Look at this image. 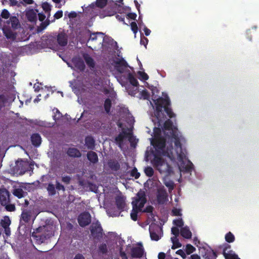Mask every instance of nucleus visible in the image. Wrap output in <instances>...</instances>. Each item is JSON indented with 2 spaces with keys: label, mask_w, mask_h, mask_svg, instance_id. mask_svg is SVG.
Here are the masks:
<instances>
[{
  "label": "nucleus",
  "mask_w": 259,
  "mask_h": 259,
  "mask_svg": "<svg viewBox=\"0 0 259 259\" xmlns=\"http://www.w3.org/2000/svg\"><path fill=\"white\" fill-rule=\"evenodd\" d=\"M107 4V0H96V6L100 8H103Z\"/></svg>",
  "instance_id": "obj_44"
},
{
  "label": "nucleus",
  "mask_w": 259,
  "mask_h": 259,
  "mask_svg": "<svg viewBox=\"0 0 259 259\" xmlns=\"http://www.w3.org/2000/svg\"><path fill=\"white\" fill-rule=\"evenodd\" d=\"M55 188L58 191L62 190L63 192H64L66 190L65 187L58 181H56Z\"/></svg>",
  "instance_id": "obj_51"
},
{
  "label": "nucleus",
  "mask_w": 259,
  "mask_h": 259,
  "mask_svg": "<svg viewBox=\"0 0 259 259\" xmlns=\"http://www.w3.org/2000/svg\"><path fill=\"white\" fill-rule=\"evenodd\" d=\"M88 32L90 36L88 42H95V44H99V45L102 44L103 40L101 41V39L99 40V36H101L102 38L104 35V33L101 32H92L90 30H88Z\"/></svg>",
  "instance_id": "obj_11"
},
{
  "label": "nucleus",
  "mask_w": 259,
  "mask_h": 259,
  "mask_svg": "<svg viewBox=\"0 0 259 259\" xmlns=\"http://www.w3.org/2000/svg\"><path fill=\"white\" fill-rule=\"evenodd\" d=\"M127 79L131 84L133 86L137 87L139 85V82L134 75L131 72L128 73Z\"/></svg>",
  "instance_id": "obj_29"
},
{
  "label": "nucleus",
  "mask_w": 259,
  "mask_h": 259,
  "mask_svg": "<svg viewBox=\"0 0 259 259\" xmlns=\"http://www.w3.org/2000/svg\"><path fill=\"white\" fill-rule=\"evenodd\" d=\"M7 99L4 95H0V109L4 107L5 103L6 102Z\"/></svg>",
  "instance_id": "obj_56"
},
{
  "label": "nucleus",
  "mask_w": 259,
  "mask_h": 259,
  "mask_svg": "<svg viewBox=\"0 0 259 259\" xmlns=\"http://www.w3.org/2000/svg\"><path fill=\"white\" fill-rule=\"evenodd\" d=\"M148 42V39L147 38L143 36L141 37L140 44L146 47Z\"/></svg>",
  "instance_id": "obj_59"
},
{
  "label": "nucleus",
  "mask_w": 259,
  "mask_h": 259,
  "mask_svg": "<svg viewBox=\"0 0 259 259\" xmlns=\"http://www.w3.org/2000/svg\"><path fill=\"white\" fill-rule=\"evenodd\" d=\"M7 23L9 25L11 24L12 28L14 29H17L20 26L19 21L16 16L10 17L9 20L7 21Z\"/></svg>",
  "instance_id": "obj_21"
},
{
  "label": "nucleus",
  "mask_w": 259,
  "mask_h": 259,
  "mask_svg": "<svg viewBox=\"0 0 259 259\" xmlns=\"http://www.w3.org/2000/svg\"><path fill=\"white\" fill-rule=\"evenodd\" d=\"M177 254L180 255L183 258H185L186 256L185 253L182 249H179L176 251Z\"/></svg>",
  "instance_id": "obj_64"
},
{
  "label": "nucleus",
  "mask_w": 259,
  "mask_h": 259,
  "mask_svg": "<svg viewBox=\"0 0 259 259\" xmlns=\"http://www.w3.org/2000/svg\"><path fill=\"white\" fill-rule=\"evenodd\" d=\"M151 163L160 174L169 176L173 173L172 167L161 156L153 157Z\"/></svg>",
  "instance_id": "obj_5"
},
{
  "label": "nucleus",
  "mask_w": 259,
  "mask_h": 259,
  "mask_svg": "<svg viewBox=\"0 0 259 259\" xmlns=\"http://www.w3.org/2000/svg\"><path fill=\"white\" fill-rule=\"evenodd\" d=\"M67 155L71 157H80L81 154L79 150L76 148H69L67 151Z\"/></svg>",
  "instance_id": "obj_22"
},
{
  "label": "nucleus",
  "mask_w": 259,
  "mask_h": 259,
  "mask_svg": "<svg viewBox=\"0 0 259 259\" xmlns=\"http://www.w3.org/2000/svg\"><path fill=\"white\" fill-rule=\"evenodd\" d=\"M71 177L69 176H63L62 177L61 181L65 184L68 185L70 183Z\"/></svg>",
  "instance_id": "obj_47"
},
{
  "label": "nucleus",
  "mask_w": 259,
  "mask_h": 259,
  "mask_svg": "<svg viewBox=\"0 0 259 259\" xmlns=\"http://www.w3.org/2000/svg\"><path fill=\"white\" fill-rule=\"evenodd\" d=\"M172 213L174 216H181L182 215L181 209L176 208L172 209Z\"/></svg>",
  "instance_id": "obj_57"
},
{
  "label": "nucleus",
  "mask_w": 259,
  "mask_h": 259,
  "mask_svg": "<svg viewBox=\"0 0 259 259\" xmlns=\"http://www.w3.org/2000/svg\"><path fill=\"white\" fill-rule=\"evenodd\" d=\"M173 224L178 227L182 228L184 225V222L181 218L175 219L173 221Z\"/></svg>",
  "instance_id": "obj_45"
},
{
  "label": "nucleus",
  "mask_w": 259,
  "mask_h": 259,
  "mask_svg": "<svg viewBox=\"0 0 259 259\" xmlns=\"http://www.w3.org/2000/svg\"><path fill=\"white\" fill-rule=\"evenodd\" d=\"M41 7L46 13H49L50 14V12L51 10V6L48 3H43L42 4Z\"/></svg>",
  "instance_id": "obj_43"
},
{
  "label": "nucleus",
  "mask_w": 259,
  "mask_h": 259,
  "mask_svg": "<svg viewBox=\"0 0 259 259\" xmlns=\"http://www.w3.org/2000/svg\"><path fill=\"white\" fill-rule=\"evenodd\" d=\"M114 63L115 69L120 73H123L125 69L129 67L126 61L122 58L117 59Z\"/></svg>",
  "instance_id": "obj_9"
},
{
  "label": "nucleus",
  "mask_w": 259,
  "mask_h": 259,
  "mask_svg": "<svg viewBox=\"0 0 259 259\" xmlns=\"http://www.w3.org/2000/svg\"><path fill=\"white\" fill-rule=\"evenodd\" d=\"M32 237L36 240V242L37 244H41L44 243L48 238L49 236L46 234H36L35 232L32 233Z\"/></svg>",
  "instance_id": "obj_19"
},
{
  "label": "nucleus",
  "mask_w": 259,
  "mask_h": 259,
  "mask_svg": "<svg viewBox=\"0 0 259 259\" xmlns=\"http://www.w3.org/2000/svg\"><path fill=\"white\" fill-rule=\"evenodd\" d=\"M115 203L117 208L120 211H123L126 206L125 199L123 196L119 195L115 198Z\"/></svg>",
  "instance_id": "obj_15"
},
{
  "label": "nucleus",
  "mask_w": 259,
  "mask_h": 259,
  "mask_svg": "<svg viewBox=\"0 0 259 259\" xmlns=\"http://www.w3.org/2000/svg\"><path fill=\"white\" fill-rule=\"evenodd\" d=\"M17 166L19 167V169L21 168V170L23 171V173H24L27 170V169L25 168H23V167L28 166V163L26 162L21 160L20 161L17 162Z\"/></svg>",
  "instance_id": "obj_38"
},
{
  "label": "nucleus",
  "mask_w": 259,
  "mask_h": 259,
  "mask_svg": "<svg viewBox=\"0 0 259 259\" xmlns=\"http://www.w3.org/2000/svg\"><path fill=\"white\" fill-rule=\"evenodd\" d=\"M10 193L6 188H0V203L4 206L10 202Z\"/></svg>",
  "instance_id": "obj_10"
},
{
  "label": "nucleus",
  "mask_w": 259,
  "mask_h": 259,
  "mask_svg": "<svg viewBox=\"0 0 259 259\" xmlns=\"http://www.w3.org/2000/svg\"><path fill=\"white\" fill-rule=\"evenodd\" d=\"M131 27L133 32L136 34L138 30V28L137 23L135 22H132L131 23Z\"/></svg>",
  "instance_id": "obj_55"
},
{
  "label": "nucleus",
  "mask_w": 259,
  "mask_h": 259,
  "mask_svg": "<svg viewBox=\"0 0 259 259\" xmlns=\"http://www.w3.org/2000/svg\"><path fill=\"white\" fill-rule=\"evenodd\" d=\"M225 238L226 241L228 243H232L235 240V236L231 232L227 233Z\"/></svg>",
  "instance_id": "obj_37"
},
{
  "label": "nucleus",
  "mask_w": 259,
  "mask_h": 259,
  "mask_svg": "<svg viewBox=\"0 0 259 259\" xmlns=\"http://www.w3.org/2000/svg\"><path fill=\"white\" fill-rule=\"evenodd\" d=\"M71 62L74 67L80 71H83L85 68V65L83 60L79 57H73Z\"/></svg>",
  "instance_id": "obj_13"
},
{
  "label": "nucleus",
  "mask_w": 259,
  "mask_h": 259,
  "mask_svg": "<svg viewBox=\"0 0 259 259\" xmlns=\"http://www.w3.org/2000/svg\"><path fill=\"white\" fill-rule=\"evenodd\" d=\"M171 241L172 242V245L171 248L175 249L182 246V244L180 242L179 239L177 237H171Z\"/></svg>",
  "instance_id": "obj_35"
},
{
  "label": "nucleus",
  "mask_w": 259,
  "mask_h": 259,
  "mask_svg": "<svg viewBox=\"0 0 259 259\" xmlns=\"http://www.w3.org/2000/svg\"><path fill=\"white\" fill-rule=\"evenodd\" d=\"M2 226L4 228L6 229V228L9 227L11 224L10 220L9 218V217H5L4 218V220H2L1 222Z\"/></svg>",
  "instance_id": "obj_41"
},
{
  "label": "nucleus",
  "mask_w": 259,
  "mask_h": 259,
  "mask_svg": "<svg viewBox=\"0 0 259 259\" xmlns=\"http://www.w3.org/2000/svg\"><path fill=\"white\" fill-rule=\"evenodd\" d=\"M91 235L95 239H99L103 237V229L100 223L97 221L93 223L90 227Z\"/></svg>",
  "instance_id": "obj_6"
},
{
  "label": "nucleus",
  "mask_w": 259,
  "mask_h": 259,
  "mask_svg": "<svg viewBox=\"0 0 259 259\" xmlns=\"http://www.w3.org/2000/svg\"><path fill=\"white\" fill-rule=\"evenodd\" d=\"M180 234L182 237L186 239H190L192 237V233L187 226L181 228Z\"/></svg>",
  "instance_id": "obj_24"
},
{
  "label": "nucleus",
  "mask_w": 259,
  "mask_h": 259,
  "mask_svg": "<svg viewBox=\"0 0 259 259\" xmlns=\"http://www.w3.org/2000/svg\"><path fill=\"white\" fill-rule=\"evenodd\" d=\"M116 19L120 21L123 22L124 24H126L124 22V15H116Z\"/></svg>",
  "instance_id": "obj_63"
},
{
  "label": "nucleus",
  "mask_w": 259,
  "mask_h": 259,
  "mask_svg": "<svg viewBox=\"0 0 259 259\" xmlns=\"http://www.w3.org/2000/svg\"><path fill=\"white\" fill-rule=\"evenodd\" d=\"M79 225L84 227L89 225L91 222V216L89 212H83L81 213L78 217Z\"/></svg>",
  "instance_id": "obj_8"
},
{
  "label": "nucleus",
  "mask_w": 259,
  "mask_h": 259,
  "mask_svg": "<svg viewBox=\"0 0 259 259\" xmlns=\"http://www.w3.org/2000/svg\"><path fill=\"white\" fill-rule=\"evenodd\" d=\"M152 92L153 94L152 100L155 103L156 106L154 115L158 120V125L160 126L161 122L165 119V115L164 111L166 112L167 116L170 118L175 117L176 115L169 107L170 101L167 95L165 98L162 97L157 98V96L155 95L154 94L155 93H158V90L155 88L152 90Z\"/></svg>",
  "instance_id": "obj_1"
},
{
  "label": "nucleus",
  "mask_w": 259,
  "mask_h": 259,
  "mask_svg": "<svg viewBox=\"0 0 259 259\" xmlns=\"http://www.w3.org/2000/svg\"><path fill=\"white\" fill-rule=\"evenodd\" d=\"M3 32L5 36L8 39H14L15 38V34L9 28L3 29Z\"/></svg>",
  "instance_id": "obj_32"
},
{
  "label": "nucleus",
  "mask_w": 259,
  "mask_h": 259,
  "mask_svg": "<svg viewBox=\"0 0 259 259\" xmlns=\"http://www.w3.org/2000/svg\"><path fill=\"white\" fill-rule=\"evenodd\" d=\"M13 194L18 198H21L24 196V192L21 188H16L14 189Z\"/></svg>",
  "instance_id": "obj_34"
},
{
  "label": "nucleus",
  "mask_w": 259,
  "mask_h": 259,
  "mask_svg": "<svg viewBox=\"0 0 259 259\" xmlns=\"http://www.w3.org/2000/svg\"><path fill=\"white\" fill-rule=\"evenodd\" d=\"M149 232L151 240L158 241L160 239L161 236L159 235L162 232V229L159 225L151 224L149 226Z\"/></svg>",
  "instance_id": "obj_7"
},
{
  "label": "nucleus",
  "mask_w": 259,
  "mask_h": 259,
  "mask_svg": "<svg viewBox=\"0 0 259 259\" xmlns=\"http://www.w3.org/2000/svg\"><path fill=\"white\" fill-rule=\"evenodd\" d=\"M217 254L216 252L212 250L211 251L207 252L206 258L207 259H217Z\"/></svg>",
  "instance_id": "obj_46"
},
{
  "label": "nucleus",
  "mask_w": 259,
  "mask_h": 259,
  "mask_svg": "<svg viewBox=\"0 0 259 259\" xmlns=\"http://www.w3.org/2000/svg\"><path fill=\"white\" fill-rule=\"evenodd\" d=\"M88 160L93 163H96L98 161V157L97 153L93 151H89L87 153Z\"/></svg>",
  "instance_id": "obj_25"
},
{
  "label": "nucleus",
  "mask_w": 259,
  "mask_h": 259,
  "mask_svg": "<svg viewBox=\"0 0 259 259\" xmlns=\"http://www.w3.org/2000/svg\"><path fill=\"white\" fill-rule=\"evenodd\" d=\"M183 168L186 172H190L194 169V165L193 163L189 160L188 163L183 167Z\"/></svg>",
  "instance_id": "obj_39"
},
{
  "label": "nucleus",
  "mask_w": 259,
  "mask_h": 259,
  "mask_svg": "<svg viewBox=\"0 0 259 259\" xmlns=\"http://www.w3.org/2000/svg\"><path fill=\"white\" fill-rule=\"evenodd\" d=\"M171 233L175 236V237H177L180 234L179 229L176 227H173L171 228Z\"/></svg>",
  "instance_id": "obj_58"
},
{
  "label": "nucleus",
  "mask_w": 259,
  "mask_h": 259,
  "mask_svg": "<svg viewBox=\"0 0 259 259\" xmlns=\"http://www.w3.org/2000/svg\"><path fill=\"white\" fill-rule=\"evenodd\" d=\"M147 202L145 191L140 190L137 194L135 200L132 201L133 209L131 213L132 220L136 221L138 219V213L141 211L142 208Z\"/></svg>",
  "instance_id": "obj_4"
},
{
  "label": "nucleus",
  "mask_w": 259,
  "mask_h": 259,
  "mask_svg": "<svg viewBox=\"0 0 259 259\" xmlns=\"http://www.w3.org/2000/svg\"><path fill=\"white\" fill-rule=\"evenodd\" d=\"M127 18L132 19V20H136L137 17V14L135 13H129L127 14Z\"/></svg>",
  "instance_id": "obj_62"
},
{
  "label": "nucleus",
  "mask_w": 259,
  "mask_h": 259,
  "mask_svg": "<svg viewBox=\"0 0 259 259\" xmlns=\"http://www.w3.org/2000/svg\"><path fill=\"white\" fill-rule=\"evenodd\" d=\"M95 142V140L92 136H87L85 138V145L89 149H94Z\"/></svg>",
  "instance_id": "obj_26"
},
{
  "label": "nucleus",
  "mask_w": 259,
  "mask_h": 259,
  "mask_svg": "<svg viewBox=\"0 0 259 259\" xmlns=\"http://www.w3.org/2000/svg\"><path fill=\"white\" fill-rule=\"evenodd\" d=\"M57 41L60 46L65 47L68 43V36L64 32H61L57 35Z\"/></svg>",
  "instance_id": "obj_14"
},
{
  "label": "nucleus",
  "mask_w": 259,
  "mask_h": 259,
  "mask_svg": "<svg viewBox=\"0 0 259 259\" xmlns=\"http://www.w3.org/2000/svg\"><path fill=\"white\" fill-rule=\"evenodd\" d=\"M128 134H129L126 131H123L115 137V140L119 147L121 148L123 143L124 139L127 137Z\"/></svg>",
  "instance_id": "obj_16"
},
{
  "label": "nucleus",
  "mask_w": 259,
  "mask_h": 259,
  "mask_svg": "<svg viewBox=\"0 0 259 259\" xmlns=\"http://www.w3.org/2000/svg\"><path fill=\"white\" fill-rule=\"evenodd\" d=\"M108 167L113 171H118L120 168V165L118 161L114 159H109L107 162Z\"/></svg>",
  "instance_id": "obj_18"
},
{
  "label": "nucleus",
  "mask_w": 259,
  "mask_h": 259,
  "mask_svg": "<svg viewBox=\"0 0 259 259\" xmlns=\"http://www.w3.org/2000/svg\"><path fill=\"white\" fill-rule=\"evenodd\" d=\"M31 141L32 144L36 147H39L41 143V138L38 133L33 134L31 136Z\"/></svg>",
  "instance_id": "obj_20"
},
{
  "label": "nucleus",
  "mask_w": 259,
  "mask_h": 259,
  "mask_svg": "<svg viewBox=\"0 0 259 259\" xmlns=\"http://www.w3.org/2000/svg\"><path fill=\"white\" fill-rule=\"evenodd\" d=\"M63 11L62 10L58 11L54 15V17L56 19H59L62 17Z\"/></svg>",
  "instance_id": "obj_60"
},
{
  "label": "nucleus",
  "mask_w": 259,
  "mask_h": 259,
  "mask_svg": "<svg viewBox=\"0 0 259 259\" xmlns=\"http://www.w3.org/2000/svg\"><path fill=\"white\" fill-rule=\"evenodd\" d=\"M112 106L111 101L109 98L105 100L104 104V108L107 114H110V109Z\"/></svg>",
  "instance_id": "obj_30"
},
{
  "label": "nucleus",
  "mask_w": 259,
  "mask_h": 259,
  "mask_svg": "<svg viewBox=\"0 0 259 259\" xmlns=\"http://www.w3.org/2000/svg\"><path fill=\"white\" fill-rule=\"evenodd\" d=\"M141 96L144 100H148L150 98V94L146 90H144L141 92Z\"/></svg>",
  "instance_id": "obj_54"
},
{
  "label": "nucleus",
  "mask_w": 259,
  "mask_h": 259,
  "mask_svg": "<svg viewBox=\"0 0 259 259\" xmlns=\"http://www.w3.org/2000/svg\"><path fill=\"white\" fill-rule=\"evenodd\" d=\"M4 206H5V209L8 211H14L16 210V207L15 204H14L8 203L4 205Z\"/></svg>",
  "instance_id": "obj_48"
},
{
  "label": "nucleus",
  "mask_w": 259,
  "mask_h": 259,
  "mask_svg": "<svg viewBox=\"0 0 259 259\" xmlns=\"http://www.w3.org/2000/svg\"><path fill=\"white\" fill-rule=\"evenodd\" d=\"M155 117H156L155 116ZM165 118L166 117L165 116ZM158 126H161L163 123V129L166 131H170V136L172 139L175 140V150L176 151L178 158L180 161H183L186 157L187 151L185 148H182V144L180 142V137L178 133V128L174 126L172 121L170 119L165 120V119L161 123L160 126L158 125V120L156 118Z\"/></svg>",
  "instance_id": "obj_2"
},
{
  "label": "nucleus",
  "mask_w": 259,
  "mask_h": 259,
  "mask_svg": "<svg viewBox=\"0 0 259 259\" xmlns=\"http://www.w3.org/2000/svg\"><path fill=\"white\" fill-rule=\"evenodd\" d=\"M153 210V207L151 205H149L146 207L143 212L152 213Z\"/></svg>",
  "instance_id": "obj_61"
},
{
  "label": "nucleus",
  "mask_w": 259,
  "mask_h": 259,
  "mask_svg": "<svg viewBox=\"0 0 259 259\" xmlns=\"http://www.w3.org/2000/svg\"><path fill=\"white\" fill-rule=\"evenodd\" d=\"M195 248L190 244H188L186 246V252L187 254H190L195 251Z\"/></svg>",
  "instance_id": "obj_42"
},
{
  "label": "nucleus",
  "mask_w": 259,
  "mask_h": 259,
  "mask_svg": "<svg viewBox=\"0 0 259 259\" xmlns=\"http://www.w3.org/2000/svg\"><path fill=\"white\" fill-rule=\"evenodd\" d=\"M230 246L229 245H227V246H226L223 249V254L225 258V259H240L238 257V255L236 254H228L226 252V250L228 248H230Z\"/></svg>",
  "instance_id": "obj_28"
},
{
  "label": "nucleus",
  "mask_w": 259,
  "mask_h": 259,
  "mask_svg": "<svg viewBox=\"0 0 259 259\" xmlns=\"http://www.w3.org/2000/svg\"><path fill=\"white\" fill-rule=\"evenodd\" d=\"M144 172L147 176L151 177L154 175V170L152 167L148 166L144 168Z\"/></svg>",
  "instance_id": "obj_40"
},
{
  "label": "nucleus",
  "mask_w": 259,
  "mask_h": 259,
  "mask_svg": "<svg viewBox=\"0 0 259 259\" xmlns=\"http://www.w3.org/2000/svg\"><path fill=\"white\" fill-rule=\"evenodd\" d=\"M163 183L168 188L169 191H171L174 189L175 184L172 181L165 179Z\"/></svg>",
  "instance_id": "obj_36"
},
{
  "label": "nucleus",
  "mask_w": 259,
  "mask_h": 259,
  "mask_svg": "<svg viewBox=\"0 0 259 259\" xmlns=\"http://www.w3.org/2000/svg\"><path fill=\"white\" fill-rule=\"evenodd\" d=\"M99 249L100 252H102L103 254L106 253L108 251L107 245L105 243H103L101 244L99 247Z\"/></svg>",
  "instance_id": "obj_52"
},
{
  "label": "nucleus",
  "mask_w": 259,
  "mask_h": 259,
  "mask_svg": "<svg viewBox=\"0 0 259 259\" xmlns=\"http://www.w3.org/2000/svg\"><path fill=\"white\" fill-rule=\"evenodd\" d=\"M83 58L87 65L90 68H94L95 67V62L94 60L88 54H84L83 55Z\"/></svg>",
  "instance_id": "obj_23"
},
{
  "label": "nucleus",
  "mask_w": 259,
  "mask_h": 259,
  "mask_svg": "<svg viewBox=\"0 0 259 259\" xmlns=\"http://www.w3.org/2000/svg\"><path fill=\"white\" fill-rule=\"evenodd\" d=\"M138 74L140 76V79L142 80H144V81H145V80H147L149 78V76L148 75H147V73H146L145 72H142V71H139L138 72Z\"/></svg>",
  "instance_id": "obj_50"
},
{
  "label": "nucleus",
  "mask_w": 259,
  "mask_h": 259,
  "mask_svg": "<svg viewBox=\"0 0 259 259\" xmlns=\"http://www.w3.org/2000/svg\"><path fill=\"white\" fill-rule=\"evenodd\" d=\"M10 13L7 9L3 10L1 16L4 19H7L10 17Z\"/></svg>",
  "instance_id": "obj_53"
},
{
  "label": "nucleus",
  "mask_w": 259,
  "mask_h": 259,
  "mask_svg": "<svg viewBox=\"0 0 259 259\" xmlns=\"http://www.w3.org/2000/svg\"><path fill=\"white\" fill-rule=\"evenodd\" d=\"M47 190L50 196H54L56 194V188L55 185L52 183H49L47 187Z\"/></svg>",
  "instance_id": "obj_33"
},
{
  "label": "nucleus",
  "mask_w": 259,
  "mask_h": 259,
  "mask_svg": "<svg viewBox=\"0 0 259 259\" xmlns=\"http://www.w3.org/2000/svg\"><path fill=\"white\" fill-rule=\"evenodd\" d=\"M26 17L30 22H35L37 19L36 13L33 10H30L26 12Z\"/></svg>",
  "instance_id": "obj_27"
},
{
  "label": "nucleus",
  "mask_w": 259,
  "mask_h": 259,
  "mask_svg": "<svg viewBox=\"0 0 259 259\" xmlns=\"http://www.w3.org/2000/svg\"><path fill=\"white\" fill-rule=\"evenodd\" d=\"M144 253V249L142 247H135L131 249V256L133 258H141Z\"/></svg>",
  "instance_id": "obj_17"
},
{
  "label": "nucleus",
  "mask_w": 259,
  "mask_h": 259,
  "mask_svg": "<svg viewBox=\"0 0 259 259\" xmlns=\"http://www.w3.org/2000/svg\"><path fill=\"white\" fill-rule=\"evenodd\" d=\"M31 213L27 210L23 211L21 214L22 220L25 223H28L31 219Z\"/></svg>",
  "instance_id": "obj_31"
},
{
  "label": "nucleus",
  "mask_w": 259,
  "mask_h": 259,
  "mask_svg": "<svg viewBox=\"0 0 259 259\" xmlns=\"http://www.w3.org/2000/svg\"><path fill=\"white\" fill-rule=\"evenodd\" d=\"M167 193L164 188H159L157 190L156 199L159 204H163L167 200Z\"/></svg>",
  "instance_id": "obj_12"
},
{
  "label": "nucleus",
  "mask_w": 259,
  "mask_h": 259,
  "mask_svg": "<svg viewBox=\"0 0 259 259\" xmlns=\"http://www.w3.org/2000/svg\"><path fill=\"white\" fill-rule=\"evenodd\" d=\"M131 176L135 177V179H138L140 176V174L138 171L137 168L134 167L131 172Z\"/></svg>",
  "instance_id": "obj_49"
},
{
  "label": "nucleus",
  "mask_w": 259,
  "mask_h": 259,
  "mask_svg": "<svg viewBox=\"0 0 259 259\" xmlns=\"http://www.w3.org/2000/svg\"><path fill=\"white\" fill-rule=\"evenodd\" d=\"M165 139L164 137L159 135L155 136L154 138L151 141V144L153 146L154 150L151 152L154 157L165 156L170 159L174 158L173 154V146L171 143L169 146L165 148Z\"/></svg>",
  "instance_id": "obj_3"
}]
</instances>
